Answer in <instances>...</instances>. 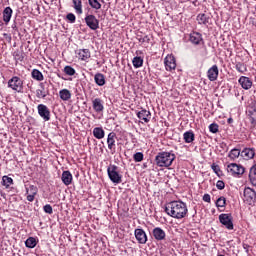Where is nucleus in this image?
<instances>
[{"label": "nucleus", "mask_w": 256, "mask_h": 256, "mask_svg": "<svg viewBox=\"0 0 256 256\" xmlns=\"http://www.w3.org/2000/svg\"><path fill=\"white\" fill-rule=\"evenodd\" d=\"M32 79H35V81H43L45 77L43 76V73L39 71L38 69H33L31 72Z\"/></svg>", "instance_id": "nucleus-29"}, {"label": "nucleus", "mask_w": 256, "mask_h": 256, "mask_svg": "<svg viewBox=\"0 0 256 256\" xmlns=\"http://www.w3.org/2000/svg\"><path fill=\"white\" fill-rule=\"evenodd\" d=\"M144 155L143 152H137L133 155V159L135 163H141L143 161Z\"/></svg>", "instance_id": "nucleus-40"}, {"label": "nucleus", "mask_w": 256, "mask_h": 256, "mask_svg": "<svg viewBox=\"0 0 256 256\" xmlns=\"http://www.w3.org/2000/svg\"><path fill=\"white\" fill-rule=\"evenodd\" d=\"M78 59L81 61H89V59H91V51H89V49L78 50Z\"/></svg>", "instance_id": "nucleus-21"}, {"label": "nucleus", "mask_w": 256, "mask_h": 256, "mask_svg": "<svg viewBox=\"0 0 256 256\" xmlns=\"http://www.w3.org/2000/svg\"><path fill=\"white\" fill-rule=\"evenodd\" d=\"M92 107L96 113H101L105 109V106H103V100L101 98H95L92 100Z\"/></svg>", "instance_id": "nucleus-18"}, {"label": "nucleus", "mask_w": 256, "mask_h": 256, "mask_svg": "<svg viewBox=\"0 0 256 256\" xmlns=\"http://www.w3.org/2000/svg\"><path fill=\"white\" fill-rule=\"evenodd\" d=\"M107 174L110 181H112V183H115L116 185H119V183H121L123 179V176L121 175V173H119V167L113 164H110L108 166Z\"/></svg>", "instance_id": "nucleus-3"}, {"label": "nucleus", "mask_w": 256, "mask_h": 256, "mask_svg": "<svg viewBox=\"0 0 256 256\" xmlns=\"http://www.w3.org/2000/svg\"><path fill=\"white\" fill-rule=\"evenodd\" d=\"M116 141L117 134H115V132H110L107 137V145L111 155H115V153L117 152V146L115 144Z\"/></svg>", "instance_id": "nucleus-7"}, {"label": "nucleus", "mask_w": 256, "mask_h": 256, "mask_svg": "<svg viewBox=\"0 0 256 256\" xmlns=\"http://www.w3.org/2000/svg\"><path fill=\"white\" fill-rule=\"evenodd\" d=\"M203 201H205V203H210V201H211V195H209V194H204V196H203Z\"/></svg>", "instance_id": "nucleus-49"}, {"label": "nucleus", "mask_w": 256, "mask_h": 256, "mask_svg": "<svg viewBox=\"0 0 256 256\" xmlns=\"http://www.w3.org/2000/svg\"><path fill=\"white\" fill-rule=\"evenodd\" d=\"M228 123H229V124L233 123V118H229V119H228Z\"/></svg>", "instance_id": "nucleus-50"}, {"label": "nucleus", "mask_w": 256, "mask_h": 256, "mask_svg": "<svg viewBox=\"0 0 256 256\" xmlns=\"http://www.w3.org/2000/svg\"><path fill=\"white\" fill-rule=\"evenodd\" d=\"M39 192V189L35 185H30L28 188H26V199L30 203H33L35 201V196Z\"/></svg>", "instance_id": "nucleus-12"}, {"label": "nucleus", "mask_w": 256, "mask_h": 256, "mask_svg": "<svg viewBox=\"0 0 256 256\" xmlns=\"http://www.w3.org/2000/svg\"><path fill=\"white\" fill-rule=\"evenodd\" d=\"M227 171L232 177H241L245 173V167L237 163H230L227 165Z\"/></svg>", "instance_id": "nucleus-5"}, {"label": "nucleus", "mask_w": 256, "mask_h": 256, "mask_svg": "<svg viewBox=\"0 0 256 256\" xmlns=\"http://www.w3.org/2000/svg\"><path fill=\"white\" fill-rule=\"evenodd\" d=\"M177 159L173 151L170 152H159L155 157V163L157 167H165L169 169L173 165V161Z\"/></svg>", "instance_id": "nucleus-2"}, {"label": "nucleus", "mask_w": 256, "mask_h": 256, "mask_svg": "<svg viewBox=\"0 0 256 256\" xmlns=\"http://www.w3.org/2000/svg\"><path fill=\"white\" fill-rule=\"evenodd\" d=\"M71 91L69 89H62L59 91V97L61 99V101H69L71 99Z\"/></svg>", "instance_id": "nucleus-23"}, {"label": "nucleus", "mask_w": 256, "mask_h": 256, "mask_svg": "<svg viewBox=\"0 0 256 256\" xmlns=\"http://www.w3.org/2000/svg\"><path fill=\"white\" fill-rule=\"evenodd\" d=\"M190 43H193V45H202L203 44V36L199 32H192L190 34Z\"/></svg>", "instance_id": "nucleus-15"}, {"label": "nucleus", "mask_w": 256, "mask_h": 256, "mask_svg": "<svg viewBox=\"0 0 256 256\" xmlns=\"http://www.w3.org/2000/svg\"><path fill=\"white\" fill-rule=\"evenodd\" d=\"M183 139L185 143H193L195 141V133L192 130L187 131L183 134Z\"/></svg>", "instance_id": "nucleus-27"}, {"label": "nucleus", "mask_w": 256, "mask_h": 256, "mask_svg": "<svg viewBox=\"0 0 256 256\" xmlns=\"http://www.w3.org/2000/svg\"><path fill=\"white\" fill-rule=\"evenodd\" d=\"M219 221L226 229L233 230V216L231 214H220Z\"/></svg>", "instance_id": "nucleus-9"}, {"label": "nucleus", "mask_w": 256, "mask_h": 256, "mask_svg": "<svg viewBox=\"0 0 256 256\" xmlns=\"http://www.w3.org/2000/svg\"><path fill=\"white\" fill-rule=\"evenodd\" d=\"M93 135L96 139H103L105 137V130L101 127H96L93 129Z\"/></svg>", "instance_id": "nucleus-31"}, {"label": "nucleus", "mask_w": 256, "mask_h": 256, "mask_svg": "<svg viewBox=\"0 0 256 256\" xmlns=\"http://www.w3.org/2000/svg\"><path fill=\"white\" fill-rule=\"evenodd\" d=\"M236 70L239 73H246L247 65H245L244 63L238 62V63H236Z\"/></svg>", "instance_id": "nucleus-37"}, {"label": "nucleus", "mask_w": 256, "mask_h": 256, "mask_svg": "<svg viewBox=\"0 0 256 256\" xmlns=\"http://www.w3.org/2000/svg\"><path fill=\"white\" fill-rule=\"evenodd\" d=\"M132 65L135 69L143 67V58L141 56H136L132 60Z\"/></svg>", "instance_id": "nucleus-33"}, {"label": "nucleus", "mask_w": 256, "mask_h": 256, "mask_svg": "<svg viewBox=\"0 0 256 256\" xmlns=\"http://www.w3.org/2000/svg\"><path fill=\"white\" fill-rule=\"evenodd\" d=\"M38 114L44 121H50L51 120V110H49V107H47L44 104H39L37 106Z\"/></svg>", "instance_id": "nucleus-11"}, {"label": "nucleus", "mask_w": 256, "mask_h": 256, "mask_svg": "<svg viewBox=\"0 0 256 256\" xmlns=\"http://www.w3.org/2000/svg\"><path fill=\"white\" fill-rule=\"evenodd\" d=\"M249 121H250L252 127H256V112H253V113L250 115Z\"/></svg>", "instance_id": "nucleus-43"}, {"label": "nucleus", "mask_w": 256, "mask_h": 256, "mask_svg": "<svg viewBox=\"0 0 256 256\" xmlns=\"http://www.w3.org/2000/svg\"><path fill=\"white\" fill-rule=\"evenodd\" d=\"M43 209L46 213H48V215H53V207L51 204H46Z\"/></svg>", "instance_id": "nucleus-44"}, {"label": "nucleus", "mask_w": 256, "mask_h": 256, "mask_svg": "<svg viewBox=\"0 0 256 256\" xmlns=\"http://www.w3.org/2000/svg\"><path fill=\"white\" fill-rule=\"evenodd\" d=\"M241 157H243V159H245L246 161H249V159H253V157H255V149L245 148L241 152Z\"/></svg>", "instance_id": "nucleus-22"}, {"label": "nucleus", "mask_w": 256, "mask_h": 256, "mask_svg": "<svg viewBox=\"0 0 256 256\" xmlns=\"http://www.w3.org/2000/svg\"><path fill=\"white\" fill-rule=\"evenodd\" d=\"M8 87L15 91V93H22L23 91V81L18 76H13L10 80H8Z\"/></svg>", "instance_id": "nucleus-4"}, {"label": "nucleus", "mask_w": 256, "mask_h": 256, "mask_svg": "<svg viewBox=\"0 0 256 256\" xmlns=\"http://www.w3.org/2000/svg\"><path fill=\"white\" fill-rule=\"evenodd\" d=\"M165 213L174 219H184V217H187L189 210L187 204L183 201H172L166 205Z\"/></svg>", "instance_id": "nucleus-1"}, {"label": "nucleus", "mask_w": 256, "mask_h": 256, "mask_svg": "<svg viewBox=\"0 0 256 256\" xmlns=\"http://www.w3.org/2000/svg\"><path fill=\"white\" fill-rule=\"evenodd\" d=\"M211 169L214 171V173L218 176V177H221V167H219V165L213 163L211 165Z\"/></svg>", "instance_id": "nucleus-41"}, {"label": "nucleus", "mask_w": 256, "mask_h": 256, "mask_svg": "<svg viewBox=\"0 0 256 256\" xmlns=\"http://www.w3.org/2000/svg\"><path fill=\"white\" fill-rule=\"evenodd\" d=\"M138 119H141V121H144V123H149L151 121V112L146 109H142L139 112H137Z\"/></svg>", "instance_id": "nucleus-17"}, {"label": "nucleus", "mask_w": 256, "mask_h": 256, "mask_svg": "<svg viewBox=\"0 0 256 256\" xmlns=\"http://www.w3.org/2000/svg\"><path fill=\"white\" fill-rule=\"evenodd\" d=\"M152 235H153L154 239H156V241H163L166 237L165 230H163L159 227H156L153 229Z\"/></svg>", "instance_id": "nucleus-20"}, {"label": "nucleus", "mask_w": 256, "mask_h": 256, "mask_svg": "<svg viewBox=\"0 0 256 256\" xmlns=\"http://www.w3.org/2000/svg\"><path fill=\"white\" fill-rule=\"evenodd\" d=\"M197 21L199 25H207V23H209V17L205 14H198Z\"/></svg>", "instance_id": "nucleus-35"}, {"label": "nucleus", "mask_w": 256, "mask_h": 256, "mask_svg": "<svg viewBox=\"0 0 256 256\" xmlns=\"http://www.w3.org/2000/svg\"><path fill=\"white\" fill-rule=\"evenodd\" d=\"M249 180H250L251 185L256 187V165H254L250 168Z\"/></svg>", "instance_id": "nucleus-28"}, {"label": "nucleus", "mask_w": 256, "mask_h": 256, "mask_svg": "<svg viewBox=\"0 0 256 256\" xmlns=\"http://www.w3.org/2000/svg\"><path fill=\"white\" fill-rule=\"evenodd\" d=\"M72 3L77 15H83V2L81 0H73Z\"/></svg>", "instance_id": "nucleus-24"}, {"label": "nucleus", "mask_w": 256, "mask_h": 256, "mask_svg": "<svg viewBox=\"0 0 256 256\" xmlns=\"http://www.w3.org/2000/svg\"><path fill=\"white\" fill-rule=\"evenodd\" d=\"M84 21L86 25L90 29H92V31H97V28L99 27V20L97 19V17H95V15L93 14L86 15V17L84 18Z\"/></svg>", "instance_id": "nucleus-8"}, {"label": "nucleus", "mask_w": 256, "mask_h": 256, "mask_svg": "<svg viewBox=\"0 0 256 256\" xmlns=\"http://www.w3.org/2000/svg\"><path fill=\"white\" fill-rule=\"evenodd\" d=\"M61 180L64 185L69 186L73 183V174L69 170L63 171Z\"/></svg>", "instance_id": "nucleus-19"}, {"label": "nucleus", "mask_w": 256, "mask_h": 256, "mask_svg": "<svg viewBox=\"0 0 256 256\" xmlns=\"http://www.w3.org/2000/svg\"><path fill=\"white\" fill-rule=\"evenodd\" d=\"M94 81L96 85H98L99 87H103V85H105V75H103L102 73L95 74Z\"/></svg>", "instance_id": "nucleus-26"}, {"label": "nucleus", "mask_w": 256, "mask_h": 256, "mask_svg": "<svg viewBox=\"0 0 256 256\" xmlns=\"http://www.w3.org/2000/svg\"><path fill=\"white\" fill-rule=\"evenodd\" d=\"M240 155H241V150L234 148L229 152L228 157L229 159H231V161H235V159H239Z\"/></svg>", "instance_id": "nucleus-32"}, {"label": "nucleus", "mask_w": 256, "mask_h": 256, "mask_svg": "<svg viewBox=\"0 0 256 256\" xmlns=\"http://www.w3.org/2000/svg\"><path fill=\"white\" fill-rule=\"evenodd\" d=\"M66 18L68 19V21H70V23H75V21H76V19H77V18L75 17V14H73V13L67 14Z\"/></svg>", "instance_id": "nucleus-48"}, {"label": "nucleus", "mask_w": 256, "mask_h": 256, "mask_svg": "<svg viewBox=\"0 0 256 256\" xmlns=\"http://www.w3.org/2000/svg\"><path fill=\"white\" fill-rule=\"evenodd\" d=\"M164 64L166 71H175V69H177V61L172 54L165 57Z\"/></svg>", "instance_id": "nucleus-10"}, {"label": "nucleus", "mask_w": 256, "mask_h": 256, "mask_svg": "<svg viewBox=\"0 0 256 256\" xmlns=\"http://www.w3.org/2000/svg\"><path fill=\"white\" fill-rule=\"evenodd\" d=\"M239 85H241L242 89L249 90L253 87V82L247 76H241L238 80Z\"/></svg>", "instance_id": "nucleus-16"}, {"label": "nucleus", "mask_w": 256, "mask_h": 256, "mask_svg": "<svg viewBox=\"0 0 256 256\" xmlns=\"http://www.w3.org/2000/svg\"><path fill=\"white\" fill-rule=\"evenodd\" d=\"M134 235L138 243L141 245H145V243H147V234L145 233L144 229H136L134 231Z\"/></svg>", "instance_id": "nucleus-13"}, {"label": "nucleus", "mask_w": 256, "mask_h": 256, "mask_svg": "<svg viewBox=\"0 0 256 256\" xmlns=\"http://www.w3.org/2000/svg\"><path fill=\"white\" fill-rule=\"evenodd\" d=\"M243 201L247 203V205H254L256 201V192L251 187L244 188L243 191Z\"/></svg>", "instance_id": "nucleus-6"}, {"label": "nucleus", "mask_w": 256, "mask_h": 256, "mask_svg": "<svg viewBox=\"0 0 256 256\" xmlns=\"http://www.w3.org/2000/svg\"><path fill=\"white\" fill-rule=\"evenodd\" d=\"M207 77L209 81H217V79L219 78V67L217 65H213L207 71Z\"/></svg>", "instance_id": "nucleus-14"}, {"label": "nucleus", "mask_w": 256, "mask_h": 256, "mask_svg": "<svg viewBox=\"0 0 256 256\" xmlns=\"http://www.w3.org/2000/svg\"><path fill=\"white\" fill-rule=\"evenodd\" d=\"M227 205V199L223 196L217 199L216 201V207H225Z\"/></svg>", "instance_id": "nucleus-39"}, {"label": "nucleus", "mask_w": 256, "mask_h": 256, "mask_svg": "<svg viewBox=\"0 0 256 256\" xmlns=\"http://www.w3.org/2000/svg\"><path fill=\"white\" fill-rule=\"evenodd\" d=\"M209 131H210V133H219V124H217V123L210 124Z\"/></svg>", "instance_id": "nucleus-42"}, {"label": "nucleus", "mask_w": 256, "mask_h": 256, "mask_svg": "<svg viewBox=\"0 0 256 256\" xmlns=\"http://www.w3.org/2000/svg\"><path fill=\"white\" fill-rule=\"evenodd\" d=\"M64 73L66 75H69V77H73V75H75L76 71L71 66H65L64 67Z\"/></svg>", "instance_id": "nucleus-38"}, {"label": "nucleus", "mask_w": 256, "mask_h": 256, "mask_svg": "<svg viewBox=\"0 0 256 256\" xmlns=\"http://www.w3.org/2000/svg\"><path fill=\"white\" fill-rule=\"evenodd\" d=\"M13 15V9L11 7H6L3 11V21L7 24L11 21Z\"/></svg>", "instance_id": "nucleus-25"}, {"label": "nucleus", "mask_w": 256, "mask_h": 256, "mask_svg": "<svg viewBox=\"0 0 256 256\" xmlns=\"http://www.w3.org/2000/svg\"><path fill=\"white\" fill-rule=\"evenodd\" d=\"M139 43H149L151 41V38L149 36L145 35L143 37H140L138 39Z\"/></svg>", "instance_id": "nucleus-46"}, {"label": "nucleus", "mask_w": 256, "mask_h": 256, "mask_svg": "<svg viewBox=\"0 0 256 256\" xmlns=\"http://www.w3.org/2000/svg\"><path fill=\"white\" fill-rule=\"evenodd\" d=\"M36 95L39 99H45V97H47V94L43 90H37Z\"/></svg>", "instance_id": "nucleus-47"}, {"label": "nucleus", "mask_w": 256, "mask_h": 256, "mask_svg": "<svg viewBox=\"0 0 256 256\" xmlns=\"http://www.w3.org/2000/svg\"><path fill=\"white\" fill-rule=\"evenodd\" d=\"M88 4L92 9H95V11H99V9L102 7L99 0H88Z\"/></svg>", "instance_id": "nucleus-36"}, {"label": "nucleus", "mask_w": 256, "mask_h": 256, "mask_svg": "<svg viewBox=\"0 0 256 256\" xmlns=\"http://www.w3.org/2000/svg\"><path fill=\"white\" fill-rule=\"evenodd\" d=\"M2 185L4 187H6V189H9V187H11V185H13V178H11L9 176H3L2 177Z\"/></svg>", "instance_id": "nucleus-34"}, {"label": "nucleus", "mask_w": 256, "mask_h": 256, "mask_svg": "<svg viewBox=\"0 0 256 256\" xmlns=\"http://www.w3.org/2000/svg\"><path fill=\"white\" fill-rule=\"evenodd\" d=\"M37 238L35 237H29L26 241H25V245L28 249H35V247H37Z\"/></svg>", "instance_id": "nucleus-30"}, {"label": "nucleus", "mask_w": 256, "mask_h": 256, "mask_svg": "<svg viewBox=\"0 0 256 256\" xmlns=\"http://www.w3.org/2000/svg\"><path fill=\"white\" fill-rule=\"evenodd\" d=\"M216 187L217 189H219V191H223V189H225V182H223V180H218L216 183Z\"/></svg>", "instance_id": "nucleus-45"}]
</instances>
